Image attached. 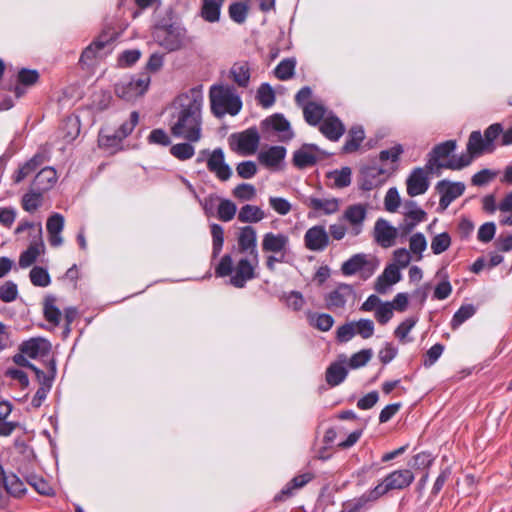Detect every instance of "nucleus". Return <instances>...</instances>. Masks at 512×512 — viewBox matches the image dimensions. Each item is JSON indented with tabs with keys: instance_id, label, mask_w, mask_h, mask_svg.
<instances>
[{
	"instance_id": "nucleus-1",
	"label": "nucleus",
	"mask_w": 512,
	"mask_h": 512,
	"mask_svg": "<svg viewBox=\"0 0 512 512\" xmlns=\"http://www.w3.org/2000/svg\"><path fill=\"white\" fill-rule=\"evenodd\" d=\"M202 103L203 95L198 88H192L176 98L174 104L178 111L174 115L176 121L171 126L174 136L182 137L190 142L200 140Z\"/></svg>"
},
{
	"instance_id": "nucleus-2",
	"label": "nucleus",
	"mask_w": 512,
	"mask_h": 512,
	"mask_svg": "<svg viewBox=\"0 0 512 512\" xmlns=\"http://www.w3.org/2000/svg\"><path fill=\"white\" fill-rule=\"evenodd\" d=\"M258 257H243L234 266L231 255L225 254L217 267L215 274L218 277H230V284L236 288H244L246 283L256 277L255 269L258 266Z\"/></svg>"
},
{
	"instance_id": "nucleus-3",
	"label": "nucleus",
	"mask_w": 512,
	"mask_h": 512,
	"mask_svg": "<svg viewBox=\"0 0 512 512\" xmlns=\"http://www.w3.org/2000/svg\"><path fill=\"white\" fill-rule=\"evenodd\" d=\"M211 111L216 117H222L225 114L232 116L239 113L242 108V102L234 89L228 86H213L210 89Z\"/></svg>"
},
{
	"instance_id": "nucleus-4",
	"label": "nucleus",
	"mask_w": 512,
	"mask_h": 512,
	"mask_svg": "<svg viewBox=\"0 0 512 512\" xmlns=\"http://www.w3.org/2000/svg\"><path fill=\"white\" fill-rule=\"evenodd\" d=\"M185 38V28L176 24L157 26L154 31V39L168 51L181 49L184 46Z\"/></svg>"
},
{
	"instance_id": "nucleus-5",
	"label": "nucleus",
	"mask_w": 512,
	"mask_h": 512,
	"mask_svg": "<svg viewBox=\"0 0 512 512\" xmlns=\"http://www.w3.org/2000/svg\"><path fill=\"white\" fill-rule=\"evenodd\" d=\"M260 143V135L257 128L251 127L239 133H233L229 137L231 149L238 154L248 156L254 154Z\"/></svg>"
},
{
	"instance_id": "nucleus-6",
	"label": "nucleus",
	"mask_w": 512,
	"mask_h": 512,
	"mask_svg": "<svg viewBox=\"0 0 512 512\" xmlns=\"http://www.w3.org/2000/svg\"><path fill=\"white\" fill-rule=\"evenodd\" d=\"M149 84L150 76L145 73L141 76L131 77L130 79L118 82L115 85V93L125 101H132L142 96L147 91Z\"/></svg>"
},
{
	"instance_id": "nucleus-7",
	"label": "nucleus",
	"mask_w": 512,
	"mask_h": 512,
	"mask_svg": "<svg viewBox=\"0 0 512 512\" xmlns=\"http://www.w3.org/2000/svg\"><path fill=\"white\" fill-rule=\"evenodd\" d=\"M377 268V261L375 257L364 253L353 255L341 266V271L346 276H351L360 273L364 279L373 275Z\"/></svg>"
},
{
	"instance_id": "nucleus-8",
	"label": "nucleus",
	"mask_w": 512,
	"mask_h": 512,
	"mask_svg": "<svg viewBox=\"0 0 512 512\" xmlns=\"http://www.w3.org/2000/svg\"><path fill=\"white\" fill-rule=\"evenodd\" d=\"M388 177L389 173L383 168L363 167L360 170L358 184L361 190L370 191L384 184Z\"/></svg>"
},
{
	"instance_id": "nucleus-9",
	"label": "nucleus",
	"mask_w": 512,
	"mask_h": 512,
	"mask_svg": "<svg viewBox=\"0 0 512 512\" xmlns=\"http://www.w3.org/2000/svg\"><path fill=\"white\" fill-rule=\"evenodd\" d=\"M436 191L440 194L439 209L444 211L448 206L465 191V185L462 182H450L441 180L436 184Z\"/></svg>"
},
{
	"instance_id": "nucleus-10",
	"label": "nucleus",
	"mask_w": 512,
	"mask_h": 512,
	"mask_svg": "<svg viewBox=\"0 0 512 512\" xmlns=\"http://www.w3.org/2000/svg\"><path fill=\"white\" fill-rule=\"evenodd\" d=\"M202 153H208L207 168L219 180L227 181L231 177L232 170L225 162L224 152L221 148H216L212 152L203 150Z\"/></svg>"
},
{
	"instance_id": "nucleus-11",
	"label": "nucleus",
	"mask_w": 512,
	"mask_h": 512,
	"mask_svg": "<svg viewBox=\"0 0 512 512\" xmlns=\"http://www.w3.org/2000/svg\"><path fill=\"white\" fill-rule=\"evenodd\" d=\"M354 297L351 285L341 283L325 296L326 308L332 311L343 309L349 298Z\"/></svg>"
},
{
	"instance_id": "nucleus-12",
	"label": "nucleus",
	"mask_w": 512,
	"mask_h": 512,
	"mask_svg": "<svg viewBox=\"0 0 512 512\" xmlns=\"http://www.w3.org/2000/svg\"><path fill=\"white\" fill-rule=\"evenodd\" d=\"M305 247L310 251H323L329 245V235L324 226L309 228L304 235Z\"/></svg>"
},
{
	"instance_id": "nucleus-13",
	"label": "nucleus",
	"mask_w": 512,
	"mask_h": 512,
	"mask_svg": "<svg viewBox=\"0 0 512 512\" xmlns=\"http://www.w3.org/2000/svg\"><path fill=\"white\" fill-rule=\"evenodd\" d=\"M239 253H247L250 257H259L257 251V234L252 226L242 227L237 238Z\"/></svg>"
},
{
	"instance_id": "nucleus-14",
	"label": "nucleus",
	"mask_w": 512,
	"mask_h": 512,
	"mask_svg": "<svg viewBox=\"0 0 512 512\" xmlns=\"http://www.w3.org/2000/svg\"><path fill=\"white\" fill-rule=\"evenodd\" d=\"M414 478V474L409 469L395 470L384 478L382 484L387 492L401 490L410 486Z\"/></svg>"
},
{
	"instance_id": "nucleus-15",
	"label": "nucleus",
	"mask_w": 512,
	"mask_h": 512,
	"mask_svg": "<svg viewBox=\"0 0 512 512\" xmlns=\"http://www.w3.org/2000/svg\"><path fill=\"white\" fill-rule=\"evenodd\" d=\"M20 351L32 359L46 357L50 354L51 343L41 337L31 338L20 345Z\"/></svg>"
},
{
	"instance_id": "nucleus-16",
	"label": "nucleus",
	"mask_w": 512,
	"mask_h": 512,
	"mask_svg": "<svg viewBox=\"0 0 512 512\" xmlns=\"http://www.w3.org/2000/svg\"><path fill=\"white\" fill-rule=\"evenodd\" d=\"M407 193L411 197L424 194L429 188L427 172L422 168H415L406 181Z\"/></svg>"
},
{
	"instance_id": "nucleus-17",
	"label": "nucleus",
	"mask_w": 512,
	"mask_h": 512,
	"mask_svg": "<svg viewBox=\"0 0 512 512\" xmlns=\"http://www.w3.org/2000/svg\"><path fill=\"white\" fill-rule=\"evenodd\" d=\"M113 40V36L108 33L101 34L88 47H86L80 57V62L84 65H91L92 61L101 57L100 52Z\"/></svg>"
},
{
	"instance_id": "nucleus-18",
	"label": "nucleus",
	"mask_w": 512,
	"mask_h": 512,
	"mask_svg": "<svg viewBox=\"0 0 512 512\" xmlns=\"http://www.w3.org/2000/svg\"><path fill=\"white\" fill-rule=\"evenodd\" d=\"M262 250L266 253L278 254L286 252L289 245V237L283 233L268 232L262 239Z\"/></svg>"
},
{
	"instance_id": "nucleus-19",
	"label": "nucleus",
	"mask_w": 512,
	"mask_h": 512,
	"mask_svg": "<svg viewBox=\"0 0 512 512\" xmlns=\"http://www.w3.org/2000/svg\"><path fill=\"white\" fill-rule=\"evenodd\" d=\"M375 240L384 248L394 245L397 237V229L391 226L385 219H378L374 227Z\"/></svg>"
},
{
	"instance_id": "nucleus-20",
	"label": "nucleus",
	"mask_w": 512,
	"mask_h": 512,
	"mask_svg": "<svg viewBox=\"0 0 512 512\" xmlns=\"http://www.w3.org/2000/svg\"><path fill=\"white\" fill-rule=\"evenodd\" d=\"M319 148L315 144H303L300 149L293 154V164L299 169L313 166L317 163L316 152Z\"/></svg>"
},
{
	"instance_id": "nucleus-21",
	"label": "nucleus",
	"mask_w": 512,
	"mask_h": 512,
	"mask_svg": "<svg viewBox=\"0 0 512 512\" xmlns=\"http://www.w3.org/2000/svg\"><path fill=\"white\" fill-rule=\"evenodd\" d=\"M42 228L39 224L37 227L38 241L32 242L29 247L20 254L19 266L21 268H28L37 260L38 256L44 251V243L41 240Z\"/></svg>"
},
{
	"instance_id": "nucleus-22",
	"label": "nucleus",
	"mask_w": 512,
	"mask_h": 512,
	"mask_svg": "<svg viewBox=\"0 0 512 512\" xmlns=\"http://www.w3.org/2000/svg\"><path fill=\"white\" fill-rule=\"evenodd\" d=\"M286 156V149L283 146H271L261 150L258 154L260 164L267 168H277Z\"/></svg>"
},
{
	"instance_id": "nucleus-23",
	"label": "nucleus",
	"mask_w": 512,
	"mask_h": 512,
	"mask_svg": "<svg viewBox=\"0 0 512 512\" xmlns=\"http://www.w3.org/2000/svg\"><path fill=\"white\" fill-rule=\"evenodd\" d=\"M307 207L316 213L331 215L339 210V200L337 198L321 199L317 197H308L303 202Z\"/></svg>"
},
{
	"instance_id": "nucleus-24",
	"label": "nucleus",
	"mask_w": 512,
	"mask_h": 512,
	"mask_svg": "<svg viewBox=\"0 0 512 512\" xmlns=\"http://www.w3.org/2000/svg\"><path fill=\"white\" fill-rule=\"evenodd\" d=\"M366 214L367 211L363 204H354L346 208L343 218L353 226L352 232L354 235L361 232Z\"/></svg>"
},
{
	"instance_id": "nucleus-25",
	"label": "nucleus",
	"mask_w": 512,
	"mask_h": 512,
	"mask_svg": "<svg viewBox=\"0 0 512 512\" xmlns=\"http://www.w3.org/2000/svg\"><path fill=\"white\" fill-rule=\"evenodd\" d=\"M400 279L401 273L399 271V267L393 264L389 265L377 278L375 282V290L380 294H384L391 285L399 282Z\"/></svg>"
},
{
	"instance_id": "nucleus-26",
	"label": "nucleus",
	"mask_w": 512,
	"mask_h": 512,
	"mask_svg": "<svg viewBox=\"0 0 512 512\" xmlns=\"http://www.w3.org/2000/svg\"><path fill=\"white\" fill-rule=\"evenodd\" d=\"M57 180V174L54 168L45 167L37 173L32 181V188L34 190L45 192L53 187Z\"/></svg>"
},
{
	"instance_id": "nucleus-27",
	"label": "nucleus",
	"mask_w": 512,
	"mask_h": 512,
	"mask_svg": "<svg viewBox=\"0 0 512 512\" xmlns=\"http://www.w3.org/2000/svg\"><path fill=\"white\" fill-rule=\"evenodd\" d=\"M321 133L331 141H337L345 132L343 123L335 116L325 118L320 125Z\"/></svg>"
},
{
	"instance_id": "nucleus-28",
	"label": "nucleus",
	"mask_w": 512,
	"mask_h": 512,
	"mask_svg": "<svg viewBox=\"0 0 512 512\" xmlns=\"http://www.w3.org/2000/svg\"><path fill=\"white\" fill-rule=\"evenodd\" d=\"M343 359L340 362H334L329 365L325 373L326 382L334 387L341 384L347 377L348 371L344 366L346 362V356H342Z\"/></svg>"
},
{
	"instance_id": "nucleus-29",
	"label": "nucleus",
	"mask_w": 512,
	"mask_h": 512,
	"mask_svg": "<svg viewBox=\"0 0 512 512\" xmlns=\"http://www.w3.org/2000/svg\"><path fill=\"white\" fill-rule=\"evenodd\" d=\"M456 148L455 140H448L436 145L430 152V159L426 165L427 170L432 171L434 165L437 166L438 160L448 157Z\"/></svg>"
},
{
	"instance_id": "nucleus-30",
	"label": "nucleus",
	"mask_w": 512,
	"mask_h": 512,
	"mask_svg": "<svg viewBox=\"0 0 512 512\" xmlns=\"http://www.w3.org/2000/svg\"><path fill=\"white\" fill-rule=\"evenodd\" d=\"M225 0H202L201 16L210 23L219 21L221 7Z\"/></svg>"
},
{
	"instance_id": "nucleus-31",
	"label": "nucleus",
	"mask_w": 512,
	"mask_h": 512,
	"mask_svg": "<svg viewBox=\"0 0 512 512\" xmlns=\"http://www.w3.org/2000/svg\"><path fill=\"white\" fill-rule=\"evenodd\" d=\"M38 79L39 73L37 70L22 68L17 75L19 85L14 87L16 97L19 98L25 93L24 89L20 85L32 86L38 81Z\"/></svg>"
},
{
	"instance_id": "nucleus-32",
	"label": "nucleus",
	"mask_w": 512,
	"mask_h": 512,
	"mask_svg": "<svg viewBox=\"0 0 512 512\" xmlns=\"http://www.w3.org/2000/svg\"><path fill=\"white\" fill-rule=\"evenodd\" d=\"M263 128H272L277 132H287L286 139L293 138V132L290 129L289 121L281 114H274L262 121Z\"/></svg>"
},
{
	"instance_id": "nucleus-33",
	"label": "nucleus",
	"mask_w": 512,
	"mask_h": 512,
	"mask_svg": "<svg viewBox=\"0 0 512 512\" xmlns=\"http://www.w3.org/2000/svg\"><path fill=\"white\" fill-rule=\"evenodd\" d=\"M325 111V107L316 102H307L303 106L305 121L312 126H316L324 120Z\"/></svg>"
},
{
	"instance_id": "nucleus-34",
	"label": "nucleus",
	"mask_w": 512,
	"mask_h": 512,
	"mask_svg": "<svg viewBox=\"0 0 512 512\" xmlns=\"http://www.w3.org/2000/svg\"><path fill=\"white\" fill-rule=\"evenodd\" d=\"M365 138L364 130L361 126H353L348 132L345 144L342 147L344 153L356 152Z\"/></svg>"
},
{
	"instance_id": "nucleus-35",
	"label": "nucleus",
	"mask_w": 512,
	"mask_h": 512,
	"mask_svg": "<svg viewBox=\"0 0 512 512\" xmlns=\"http://www.w3.org/2000/svg\"><path fill=\"white\" fill-rule=\"evenodd\" d=\"M313 476L310 473L295 476L275 497V500H284L293 494V490L302 488L312 480Z\"/></svg>"
},
{
	"instance_id": "nucleus-36",
	"label": "nucleus",
	"mask_w": 512,
	"mask_h": 512,
	"mask_svg": "<svg viewBox=\"0 0 512 512\" xmlns=\"http://www.w3.org/2000/svg\"><path fill=\"white\" fill-rule=\"evenodd\" d=\"M265 218L262 209L255 205L246 204L241 207L238 213V220L241 223H257Z\"/></svg>"
},
{
	"instance_id": "nucleus-37",
	"label": "nucleus",
	"mask_w": 512,
	"mask_h": 512,
	"mask_svg": "<svg viewBox=\"0 0 512 512\" xmlns=\"http://www.w3.org/2000/svg\"><path fill=\"white\" fill-rule=\"evenodd\" d=\"M56 298L52 295H48L44 299L43 304V313L45 319L53 324L54 326H58L60 324L62 313L60 309L55 305Z\"/></svg>"
},
{
	"instance_id": "nucleus-38",
	"label": "nucleus",
	"mask_w": 512,
	"mask_h": 512,
	"mask_svg": "<svg viewBox=\"0 0 512 512\" xmlns=\"http://www.w3.org/2000/svg\"><path fill=\"white\" fill-rule=\"evenodd\" d=\"M232 79L240 87H247L250 80V67L247 62H237L230 70Z\"/></svg>"
},
{
	"instance_id": "nucleus-39",
	"label": "nucleus",
	"mask_w": 512,
	"mask_h": 512,
	"mask_svg": "<svg viewBox=\"0 0 512 512\" xmlns=\"http://www.w3.org/2000/svg\"><path fill=\"white\" fill-rule=\"evenodd\" d=\"M467 151L471 155H481L483 152H489V147L480 131H473L468 139Z\"/></svg>"
},
{
	"instance_id": "nucleus-40",
	"label": "nucleus",
	"mask_w": 512,
	"mask_h": 512,
	"mask_svg": "<svg viewBox=\"0 0 512 512\" xmlns=\"http://www.w3.org/2000/svg\"><path fill=\"white\" fill-rule=\"evenodd\" d=\"M386 493L388 492L386 491L385 487H383L382 482H380L373 489L365 492L361 497L355 499L353 502L361 510L365 508L369 502H375Z\"/></svg>"
},
{
	"instance_id": "nucleus-41",
	"label": "nucleus",
	"mask_w": 512,
	"mask_h": 512,
	"mask_svg": "<svg viewBox=\"0 0 512 512\" xmlns=\"http://www.w3.org/2000/svg\"><path fill=\"white\" fill-rule=\"evenodd\" d=\"M473 156L468 151L460 156H453L446 163L437 164L438 168H446L451 170H460L471 164Z\"/></svg>"
},
{
	"instance_id": "nucleus-42",
	"label": "nucleus",
	"mask_w": 512,
	"mask_h": 512,
	"mask_svg": "<svg viewBox=\"0 0 512 512\" xmlns=\"http://www.w3.org/2000/svg\"><path fill=\"white\" fill-rule=\"evenodd\" d=\"M476 312V308L472 304L462 305L453 315L451 320V328L453 330L457 329L460 325H462L466 320L471 318Z\"/></svg>"
},
{
	"instance_id": "nucleus-43",
	"label": "nucleus",
	"mask_w": 512,
	"mask_h": 512,
	"mask_svg": "<svg viewBox=\"0 0 512 512\" xmlns=\"http://www.w3.org/2000/svg\"><path fill=\"white\" fill-rule=\"evenodd\" d=\"M351 168L343 167L340 170H334L328 173V178L333 180L334 186L344 188L351 184Z\"/></svg>"
},
{
	"instance_id": "nucleus-44",
	"label": "nucleus",
	"mask_w": 512,
	"mask_h": 512,
	"mask_svg": "<svg viewBox=\"0 0 512 512\" xmlns=\"http://www.w3.org/2000/svg\"><path fill=\"white\" fill-rule=\"evenodd\" d=\"M29 278L31 283L37 287H47L51 283V278L48 271L40 266H34L31 269Z\"/></svg>"
},
{
	"instance_id": "nucleus-45",
	"label": "nucleus",
	"mask_w": 512,
	"mask_h": 512,
	"mask_svg": "<svg viewBox=\"0 0 512 512\" xmlns=\"http://www.w3.org/2000/svg\"><path fill=\"white\" fill-rule=\"evenodd\" d=\"M42 192L34 190L31 187L30 192L26 193L22 198V207L27 212H34L41 205Z\"/></svg>"
},
{
	"instance_id": "nucleus-46",
	"label": "nucleus",
	"mask_w": 512,
	"mask_h": 512,
	"mask_svg": "<svg viewBox=\"0 0 512 512\" xmlns=\"http://www.w3.org/2000/svg\"><path fill=\"white\" fill-rule=\"evenodd\" d=\"M26 480L41 495L50 496L53 493L50 484L41 476L30 474L26 477Z\"/></svg>"
},
{
	"instance_id": "nucleus-47",
	"label": "nucleus",
	"mask_w": 512,
	"mask_h": 512,
	"mask_svg": "<svg viewBox=\"0 0 512 512\" xmlns=\"http://www.w3.org/2000/svg\"><path fill=\"white\" fill-rule=\"evenodd\" d=\"M4 489L13 497H20L26 491L24 483L15 474L7 476Z\"/></svg>"
},
{
	"instance_id": "nucleus-48",
	"label": "nucleus",
	"mask_w": 512,
	"mask_h": 512,
	"mask_svg": "<svg viewBox=\"0 0 512 512\" xmlns=\"http://www.w3.org/2000/svg\"><path fill=\"white\" fill-rule=\"evenodd\" d=\"M237 212L236 204L228 199H221L218 205L217 214L221 221H231Z\"/></svg>"
},
{
	"instance_id": "nucleus-49",
	"label": "nucleus",
	"mask_w": 512,
	"mask_h": 512,
	"mask_svg": "<svg viewBox=\"0 0 512 512\" xmlns=\"http://www.w3.org/2000/svg\"><path fill=\"white\" fill-rule=\"evenodd\" d=\"M295 65L294 59L282 60L275 68V76L282 81L290 79L294 74Z\"/></svg>"
},
{
	"instance_id": "nucleus-50",
	"label": "nucleus",
	"mask_w": 512,
	"mask_h": 512,
	"mask_svg": "<svg viewBox=\"0 0 512 512\" xmlns=\"http://www.w3.org/2000/svg\"><path fill=\"white\" fill-rule=\"evenodd\" d=\"M409 248L412 253L418 255L416 260L420 261L422 259V252L427 248L425 236L420 232L413 234L409 240Z\"/></svg>"
},
{
	"instance_id": "nucleus-51",
	"label": "nucleus",
	"mask_w": 512,
	"mask_h": 512,
	"mask_svg": "<svg viewBox=\"0 0 512 512\" xmlns=\"http://www.w3.org/2000/svg\"><path fill=\"white\" fill-rule=\"evenodd\" d=\"M257 99L264 108H268L274 104L275 93L268 83H263L258 88Z\"/></svg>"
},
{
	"instance_id": "nucleus-52",
	"label": "nucleus",
	"mask_w": 512,
	"mask_h": 512,
	"mask_svg": "<svg viewBox=\"0 0 512 512\" xmlns=\"http://www.w3.org/2000/svg\"><path fill=\"white\" fill-rule=\"evenodd\" d=\"M450 245L451 237L446 232L436 235L431 241V249L436 255L445 252L450 247Z\"/></svg>"
},
{
	"instance_id": "nucleus-53",
	"label": "nucleus",
	"mask_w": 512,
	"mask_h": 512,
	"mask_svg": "<svg viewBox=\"0 0 512 512\" xmlns=\"http://www.w3.org/2000/svg\"><path fill=\"white\" fill-rule=\"evenodd\" d=\"M194 147L190 143H178L170 148V153L179 160L190 159L194 155Z\"/></svg>"
},
{
	"instance_id": "nucleus-54",
	"label": "nucleus",
	"mask_w": 512,
	"mask_h": 512,
	"mask_svg": "<svg viewBox=\"0 0 512 512\" xmlns=\"http://www.w3.org/2000/svg\"><path fill=\"white\" fill-rule=\"evenodd\" d=\"M503 127L500 123H494L488 126L484 131L485 143L489 147V152L495 149L494 141L502 134Z\"/></svg>"
},
{
	"instance_id": "nucleus-55",
	"label": "nucleus",
	"mask_w": 512,
	"mask_h": 512,
	"mask_svg": "<svg viewBox=\"0 0 512 512\" xmlns=\"http://www.w3.org/2000/svg\"><path fill=\"white\" fill-rule=\"evenodd\" d=\"M373 351L372 349H363L351 356L349 359V367L352 369H357L362 366H365L370 359L372 358Z\"/></svg>"
},
{
	"instance_id": "nucleus-56",
	"label": "nucleus",
	"mask_w": 512,
	"mask_h": 512,
	"mask_svg": "<svg viewBox=\"0 0 512 512\" xmlns=\"http://www.w3.org/2000/svg\"><path fill=\"white\" fill-rule=\"evenodd\" d=\"M417 322L416 318L409 317L405 319L395 330V336L402 343L410 342L411 339H408L407 336L411 329L415 326Z\"/></svg>"
},
{
	"instance_id": "nucleus-57",
	"label": "nucleus",
	"mask_w": 512,
	"mask_h": 512,
	"mask_svg": "<svg viewBox=\"0 0 512 512\" xmlns=\"http://www.w3.org/2000/svg\"><path fill=\"white\" fill-rule=\"evenodd\" d=\"M18 296L17 285L12 281H6L0 286V300L4 303L13 302Z\"/></svg>"
},
{
	"instance_id": "nucleus-58",
	"label": "nucleus",
	"mask_w": 512,
	"mask_h": 512,
	"mask_svg": "<svg viewBox=\"0 0 512 512\" xmlns=\"http://www.w3.org/2000/svg\"><path fill=\"white\" fill-rule=\"evenodd\" d=\"M233 195L243 201H250L256 196V189L248 183H241L233 190Z\"/></svg>"
},
{
	"instance_id": "nucleus-59",
	"label": "nucleus",
	"mask_w": 512,
	"mask_h": 512,
	"mask_svg": "<svg viewBox=\"0 0 512 512\" xmlns=\"http://www.w3.org/2000/svg\"><path fill=\"white\" fill-rule=\"evenodd\" d=\"M211 235L213 239V255L217 256L222 250L224 243V230L219 224L211 225Z\"/></svg>"
},
{
	"instance_id": "nucleus-60",
	"label": "nucleus",
	"mask_w": 512,
	"mask_h": 512,
	"mask_svg": "<svg viewBox=\"0 0 512 512\" xmlns=\"http://www.w3.org/2000/svg\"><path fill=\"white\" fill-rule=\"evenodd\" d=\"M355 324L356 334H359L362 338L368 339L374 334V323L370 319H360L353 321Z\"/></svg>"
},
{
	"instance_id": "nucleus-61",
	"label": "nucleus",
	"mask_w": 512,
	"mask_h": 512,
	"mask_svg": "<svg viewBox=\"0 0 512 512\" xmlns=\"http://www.w3.org/2000/svg\"><path fill=\"white\" fill-rule=\"evenodd\" d=\"M247 6L244 3H233L229 7V16L236 23H243L247 17Z\"/></svg>"
},
{
	"instance_id": "nucleus-62",
	"label": "nucleus",
	"mask_w": 512,
	"mask_h": 512,
	"mask_svg": "<svg viewBox=\"0 0 512 512\" xmlns=\"http://www.w3.org/2000/svg\"><path fill=\"white\" fill-rule=\"evenodd\" d=\"M123 139L118 135L117 131L112 133H106L105 130H101L99 133V144L102 147L113 148L118 146Z\"/></svg>"
},
{
	"instance_id": "nucleus-63",
	"label": "nucleus",
	"mask_w": 512,
	"mask_h": 512,
	"mask_svg": "<svg viewBox=\"0 0 512 512\" xmlns=\"http://www.w3.org/2000/svg\"><path fill=\"white\" fill-rule=\"evenodd\" d=\"M356 335L354 322L346 323L338 327L336 331V339L338 342L346 343Z\"/></svg>"
},
{
	"instance_id": "nucleus-64",
	"label": "nucleus",
	"mask_w": 512,
	"mask_h": 512,
	"mask_svg": "<svg viewBox=\"0 0 512 512\" xmlns=\"http://www.w3.org/2000/svg\"><path fill=\"white\" fill-rule=\"evenodd\" d=\"M393 317V304L385 302L379 305L375 311V318L384 325Z\"/></svg>"
}]
</instances>
